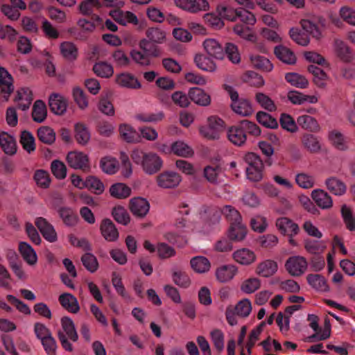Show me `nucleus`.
Masks as SVG:
<instances>
[{
    "label": "nucleus",
    "instance_id": "nucleus-1",
    "mask_svg": "<svg viewBox=\"0 0 355 355\" xmlns=\"http://www.w3.org/2000/svg\"><path fill=\"white\" fill-rule=\"evenodd\" d=\"M131 157L134 162L140 164L144 171L148 175L156 173L162 167L163 162L161 157L155 153H145L135 148L132 151Z\"/></svg>",
    "mask_w": 355,
    "mask_h": 355
},
{
    "label": "nucleus",
    "instance_id": "nucleus-2",
    "mask_svg": "<svg viewBox=\"0 0 355 355\" xmlns=\"http://www.w3.org/2000/svg\"><path fill=\"white\" fill-rule=\"evenodd\" d=\"M58 337L63 349L71 352L73 350L71 342H76L78 336L72 320L69 317L61 319V329L58 331Z\"/></svg>",
    "mask_w": 355,
    "mask_h": 355
},
{
    "label": "nucleus",
    "instance_id": "nucleus-3",
    "mask_svg": "<svg viewBox=\"0 0 355 355\" xmlns=\"http://www.w3.org/2000/svg\"><path fill=\"white\" fill-rule=\"evenodd\" d=\"M225 128L223 120L216 116H211L207 118L206 124L200 125L198 130L202 137L208 140H217Z\"/></svg>",
    "mask_w": 355,
    "mask_h": 355
},
{
    "label": "nucleus",
    "instance_id": "nucleus-4",
    "mask_svg": "<svg viewBox=\"0 0 355 355\" xmlns=\"http://www.w3.org/2000/svg\"><path fill=\"white\" fill-rule=\"evenodd\" d=\"M247 164L246 176L252 182H259L263 178V164L260 157L254 153H248L244 156Z\"/></svg>",
    "mask_w": 355,
    "mask_h": 355
},
{
    "label": "nucleus",
    "instance_id": "nucleus-5",
    "mask_svg": "<svg viewBox=\"0 0 355 355\" xmlns=\"http://www.w3.org/2000/svg\"><path fill=\"white\" fill-rule=\"evenodd\" d=\"M69 166L76 170L85 171L89 168V159L88 155L81 151H71L66 157Z\"/></svg>",
    "mask_w": 355,
    "mask_h": 355
},
{
    "label": "nucleus",
    "instance_id": "nucleus-6",
    "mask_svg": "<svg viewBox=\"0 0 355 355\" xmlns=\"http://www.w3.org/2000/svg\"><path fill=\"white\" fill-rule=\"evenodd\" d=\"M308 266L306 259L301 256L289 257L285 263V268L288 273L294 277H298L305 272Z\"/></svg>",
    "mask_w": 355,
    "mask_h": 355
},
{
    "label": "nucleus",
    "instance_id": "nucleus-7",
    "mask_svg": "<svg viewBox=\"0 0 355 355\" xmlns=\"http://www.w3.org/2000/svg\"><path fill=\"white\" fill-rule=\"evenodd\" d=\"M179 8L191 13H197L208 11L210 6L207 0H179Z\"/></svg>",
    "mask_w": 355,
    "mask_h": 355
},
{
    "label": "nucleus",
    "instance_id": "nucleus-8",
    "mask_svg": "<svg viewBox=\"0 0 355 355\" xmlns=\"http://www.w3.org/2000/svg\"><path fill=\"white\" fill-rule=\"evenodd\" d=\"M129 207L134 216L139 218H144L150 210V203L144 198L135 197L130 199Z\"/></svg>",
    "mask_w": 355,
    "mask_h": 355
},
{
    "label": "nucleus",
    "instance_id": "nucleus-9",
    "mask_svg": "<svg viewBox=\"0 0 355 355\" xmlns=\"http://www.w3.org/2000/svg\"><path fill=\"white\" fill-rule=\"evenodd\" d=\"M35 223L46 241L51 243H54L57 241L58 236L55 230L46 218L38 217L35 219Z\"/></svg>",
    "mask_w": 355,
    "mask_h": 355
},
{
    "label": "nucleus",
    "instance_id": "nucleus-10",
    "mask_svg": "<svg viewBox=\"0 0 355 355\" xmlns=\"http://www.w3.org/2000/svg\"><path fill=\"white\" fill-rule=\"evenodd\" d=\"M114 81L118 86L123 88L139 89L141 87V84L137 78L128 72L116 75Z\"/></svg>",
    "mask_w": 355,
    "mask_h": 355
},
{
    "label": "nucleus",
    "instance_id": "nucleus-11",
    "mask_svg": "<svg viewBox=\"0 0 355 355\" xmlns=\"http://www.w3.org/2000/svg\"><path fill=\"white\" fill-rule=\"evenodd\" d=\"M232 259L240 265L250 266L256 261L257 255L253 250L243 248L235 250L232 253Z\"/></svg>",
    "mask_w": 355,
    "mask_h": 355
},
{
    "label": "nucleus",
    "instance_id": "nucleus-12",
    "mask_svg": "<svg viewBox=\"0 0 355 355\" xmlns=\"http://www.w3.org/2000/svg\"><path fill=\"white\" fill-rule=\"evenodd\" d=\"M110 15L118 24L122 26H127L128 24L137 25L139 20L137 17L130 11H124L120 9L111 10Z\"/></svg>",
    "mask_w": 355,
    "mask_h": 355
},
{
    "label": "nucleus",
    "instance_id": "nucleus-13",
    "mask_svg": "<svg viewBox=\"0 0 355 355\" xmlns=\"http://www.w3.org/2000/svg\"><path fill=\"white\" fill-rule=\"evenodd\" d=\"M202 46L208 55L215 59L222 60L225 56L224 49L215 39L207 38L204 40Z\"/></svg>",
    "mask_w": 355,
    "mask_h": 355
},
{
    "label": "nucleus",
    "instance_id": "nucleus-14",
    "mask_svg": "<svg viewBox=\"0 0 355 355\" xmlns=\"http://www.w3.org/2000/svg\"><path fill=\"white\" fill-rule=\"evenodd\" d=\"M49 104L51 110L55 114L62 115L67 112L68 102L62 95L53 93L49 98Z\"/></svg>",
    "mask_w": 355,
    "mask_h": 355
},
{
    "label": "nucleus",
    "instance_id": "nucleus-15",
    "mask_svg": "<svg viewBox=\"0 0 355 355\" xmlns=\"http://www.w3.org/2000/svg\"><path fill=\"white\" fill-rule=\"evenodd\" d=\"M228 140L234 145L242 146L245 144L247 136L243 127L241 125H233L227 131Z\"/></svg>",
    "mask_w": 355,
    "mask_h": 355
},
{
    "label": "nucleus",
    "instance_id": "nucleus-16",
    "mask_svg": "<svg viewBox=\"0 0 355 355\" xmlns=\"http://www.w3.org/2000/svg\"><path fill=\"white\" fill-rule=\"evenodd\" d=\"M327 189L333 195L337 196H344L347 192L346 184L336 176H330L324 181Z\"/></svg>",
    "mask_w": 355,
    "mask_h": 355
},
{
    "label": "nucleus",
    "instance_id": "nucleus-17",
    "mask_svg": "<svg viewBox=\"0 0 355 355\" xmlns=\"http://www.w3.org/2000/svg\"><path fill=\"white\" fill-rule=\"evenodd\" d=\"M100 231L102 236L107 241L114 242L119 239V232L110 219L105 218L101 221Z\"/></svg>",
    "mask_w": 355,
    "mask_h": 355
},
{
    "label": "nucleus",
    "instance_id": "nucleus-18",
    "mask_svg": "<svg viewBox=\"0 0 355 355\" xmlns=\"http://www.w3.org/2000/svg\"><path fill=\"white\" fill-rule=\"evenodd\" d=\"M311 198L315 203L322 209H329L333 207L331 196L324 190L317 189L311 192Z\"/></svg>",
    "mask_w": 355,
    "mask_h": 355
},
{
    "label": "nucleus",
    "instance_id": "nucleus-19",
    "mask_svg": "<svg viewBox=\"0 0 355 355\" xmlns=\"http://www.w3.org/2000/svg\"><path fill=\"white\" fill-rule=\"evenodd\" d=\"M335 55L344 62H351L354 55L350 48L342 40H335L333 44Z\"/></svg>",
    "mask_w": 355,
    "mask_h": 355
},
{
    "label": "nucleus",
    "instance_id": "nucleus-20",
    "mask_svg": "<svg viewBox=\"0 0 355 355\" xmlns=\"http://www.w3.org/2000/svg\"><path fill=\"white\" fill-rule=\"evenodd\" d=\"M0 89L6 100L14 91L13 78L2 67H0Z\"/></svg>",
    "mask_w": 355,
    "mask_h": 355
},
{
    "label": "nucleus",
    "instance_id": "nucleus-21",
    "mask_svg": "<svg viewBox=\"0 0 355 355\" xmlns=\"http://www.w3.org/2000/svg\"><path fill=\"white\" fill-rule=\"evenodd\" d=\"M0 147L8 155H14L17 153V142L15 137L7 132H0Z\"/></svg>",
    "mask_w": 355,
    "mask_h": 355
},
{
    "label": "nucleus",
    "instance_id": "nucleus-22",
    "mask_svg": "<svg viewBox=\"0 0 355 355\" xmlns=\"http://www.w3.org/2000/svg\"><path fill=\"white\" fill-rule=\"evenodd\" d=\"M238 272V268L233 264H227L216 268L215 275L216 279L220 283L231 281Z\"/></svg>",
    "mask_w": 355,
    "mask_h": 355
},
{
    "label": "nucleus",
    "instance_id": "nucleus-23",
    "mask_svg": "<svg viewBox=\"0 0 355 355\" xmlns=\"http://www.w3.org/2000/svg\"><path fill=\"white\" fill-rule=\"evenodd\" d=\"M193 229V220L190 215L188 205L182 204L179 205V231L189 232Z\"/></svg>",
    "mask_w": 355,
    "mask_h": 355
},
{
    "label": "nucleus",
    "instance_id": "nucleus-24",
    "mask_svg": "<svg viewBox=\"0 0 355 355\" xmlns=\"http://www.w3.org/2000/svg\"><path fill=\"white\" fill-rule=\"evenodd\" d=\"M276 226L282 234L287 236H295L300 231L297 224L286 217L278 218Z\"/></svg>",
    "mask_w": 355,
    "mask_h": 355
},
{
    "label": "nucleus",
    "instance_id": "nucleus-25",
    "mask_svg": "<svg viewBox=\"0 0 355 355\" xmlns=\"http://www.w3.org/2000/svg\"><path fill=\"white\" fill-rule=\"evenodd\" d=\"M328 139L331 144L338 150L346 151L349 148L347 138L337 130L330 131Z\"/></svg>",
    "mask_w": 355,
    "mask_h": 355
},
{
    "label": "nucleus",
    "instance_id": "nucleus-26",
    "mask_svg": "<svg viewBox=\"0 0 355 355\" xmlns=\"http://www.w3.org/2000/svg\"><path fill=\"white\" fill-rule=\"evenodd\" d=\"M119 132L122 139L127 143H138L140 141L137 131L128 123L119 125Z\"/></svg>",
    "mask_w": 355,
    "mask_h": 355
},
{
    "label": "nucleus",
    "instance_id": "nucleus-27",
    "mask_svg": "<svg viewBox=\"0 0 355 355\" xmlns=\"http://www.w3.org/2000/svg\"><path fill=\"white\" fill-rule=\"evenodd\" d=\"M302 146L308 151L316 153L321 150L320 141L318 137L309 133H305L301 139Z\"/></svg>",
    "mask_w": 355,
    "mask_h": 355
},
{
    "label": "nucleus",
    "instance_id": "nucleus-28",
    "mask_svg": "<svg viewBox=\"0 0 355 355\" xmlns=\"http://www.w3.org/2000/svg\"><path fill=\"white\" fill-rule=\"evenodd\" d=\"M288 99L294 105H302L304 103H316L318 96L315 95H306L297 91H291L288 93Z\"/></svg>",
    "mask_w": 355,
    "mask_h": 355
},
{
    "label": "nucleus",
    "instance_id": "nucleus-29",
    "mask_svg": "<svg viewBox=\"0 0 355 355\" xmlns=\"http://www.w3.org/2000/svg\"><path fill=\"white\" fill-rule=\"evenodd\" d=\"M60 304L69 312L76 313L80 310L78 302L72 294L66 293H62L59 297Z\"/></svg>",
    "mask_w": 355,
    "mask_h": 355
},
{
    "label": "nucleus",
    "instance_id": "nucleus-30",
    "mask_svg": "<svg viewBox=\"0 0 355 355\" xmlns=\"http://www.w3.org/2000/svg\"><path fill=\"white\" fill-rule=\"evenodd\" d=\"M74 133L76 141L83 146L87 145L91 139V133L87 125L81 122L74 125Z\"/></svg>",
    "mask_w": 355,
    "mask_h": 355
},
{
    "label": "nucleus",
    "instance_id": "nucleus-31",
    "mask_svg": "<svg viewBox=\"0 0 355 355\" xmlns=\"http://www.w3.org/2000/svg\"><path fill=\"white\" fill-rule=\"evenodd\" d=\"M16 101L19 108L25 111L28 110L33 101V93L29 88H21L17 92Z\"/></svg>",
    "mask_w": 355,
    "mask_h": 355
},
{
    "label": "nucleus",
    "instance_id": "nucleus-32",
    "mask_svg": "<svg viewBox=\"0 0 355 355\" xmlns=\"http://www.w3.org/2000/svg\"><path fill=\"white\" fill-rule=\"evenodd\" d=\"M100 167L103 173L114 175L119 170V162L114 157L105 156L100 160Z\"/></svg>",
    "mask_w": 355,
    "mask_h": 355
},
{
    "label": "nucleus",
    "instance_id": "nucleus-33",
    "mask_svg": "<svg viewBox=\"0 0 355 355\" xmlns=\"http://www.w3.org/2000/svg\"><path fill=\"white\" fill-rule=\"evenodd\" d=\"M278 269L276 261L267 259L259 263L257 267V273L264 277H269L273 275Z\"/></svg>",
    "mask_w": 355,
    "mask_h": 355
},
{
    "label": "nucleus",
    "instance_id": "nucleus-34",
    "mask_svg": "<svg viewBox=\"0 0 355 355\" xmlns=\"http://www.w3.org/2000/svg\"><path fill=\"white\" fill-rule=\"evenodd\" d=\"M204 176L211 184H219L223 181V173L218 166H207L204 168Z\"/></svg>",
    "mask_w": 355,
    "mask_h": 355
},
{
    "label": "nucleus",
    "instance_id": "nucleus-35",
    "mask_svg": "<svg viewBox=\"0 0 355 355\" xmlns=\"http://www.w3.org/2000/svg\"><path fill=\"white\" fill-rule=\"evenodd\" d=\"M247 235V229L242 222L232 223L228 230V237L233 241H242Z\"/></svg>",
    "mask_w": 355,
    "mask_h": 355
},
{
    "label": "nucleus",
    "instance_id": "nucleus-36",
    "mask_svg": "<svg viewBox=\"0 0 355 355\" xmlns=\"http://www.w3.org/2000/svg\"><path fill=\"white\" fill-rule=\"evenodd\" d=\"M189 98L196 104L201 106H207L211 103L209 95L198 87H194L189 92Z\"/></svg>",
    "mask_w": 355,
    "mask_h": 355
},
{
    "label": "nucleus",
    "instance_id": "nucleus-37",
    "mask_svg": "<svg viewBox=\"0 0 355 355\" xmlns=\"http://www.w3.org/2000/svg\"><path fill=\"white\" fill-rule=\"evenodd\" d=\"M19 252L24 261L30 266H35L37 256L34 249L27 243L21 242L19 245Z\"/></svg>",
    "mask_w": 355,
    "mask_h": 355
},
{
    "label": "nucleus",
    "instance_id": "nucleus-38",
    "mask_svg": "<svg viewBox=\"0 0 355 355\" xmlns=\"http://www.w3.org/2000/svg\"><path fill=\"white\" fill-rule=\"evenodd\" d=\"M308 284L320 292L329 291V288L324 277L318 274H309L306 277Z\"/></svg>",
    "mask_w": 355,
    "mask_h": 355
},
{
    "label": "nucleus",
    "instance_id": "nucleus-39",
    "mask_svg": "<svg viewBox=\"0 0 355 355\" xmlns=\"http://www.w3.org/2000/svg\"><path fill=\"white\" fill-rule=\"evenodd\" d=\"M194 61L197 67L202 71L207 72H214L217 69V66L215 62L205 55H196L194 58Z\"/></svg>",
    "mask_w": 355,
    "mask_h": 355
},
{
    "label": "nucleus",
    "instance_id": "nucleus-40",
    "mask_svg": "<svg viewBox=\"0 0 355 355\" xmlns=\"http://www.w3.org/2000/svg\"><path fill=\"white\" fill-rule=\"evenodd\" d=\"M216 10L217 14L224 19L230 21H235L237 19L239 8H234L228 6L225 3H220L218 4Z\"/></svg>",
    "mask_w": 355,
    "mask_h": 355
},
{
    "label": "nucleus",
    "instance_id": "nucleus-41",
    "mask_svg": "<svg viewBox=\"0 0 355 355\" xmlns=\"http://www.w3.org/2000/svg\"><path fill=\"white\" fill-rule=\"evenodd\" d=\"M111 196L117 199H125L128 198L132 193V189L124 183H115L112 184L109 189Z\"/></svg>",
    "mask_w": 355,
    "mask_h": 355
},
{
    "label": "nucleus",
    "instance_id": "nucleus-42",
    "mask_svg": "<svg viewBox=\"0 0 355 355\" xmlns=\"http://www.w3.org/2000/svg\"><path fill=\"white\" fill-rule=\"evenodd\" d=\"M157 184L165 189L175 187L178 182V175L175 172L166 171L157 178Z\"/></svg>",
    "mask_w": 355,
    "mask_h": 355
},
{
    "label": "nucleus",
    "instance_id": "nucleus-43",
    "mask_svg": "<svg viewBox=\"0 0 355 355\" xmlns=\"http://www.w3.org/2000/svg\"><path fill=\"white\" fill-rule=\"evenodd\" d=\"M274 53L276 57L284 63L292 64L296 61V57L293 52L284 46H276Z\"/></svg>",
    "mask_w": 355,
    "mask_h": 355
},
{
    "label": "nucleus",
    "instance_id": "nucleus-44",
    "mask_svg": "<svg viewBox=\"0 0 355 355\" xmlns=\"http://www.w3.org/2000/svg\"><path fill=\"white\" fill-rule=\"evenodd\" d=\"M297 124L302 128L310 132H318L320 130V125L317 120L311 116L303 114L297 119Z\"/></svg>",
    "mask_w": 355,
    "mask_h": 355
},
{
    "label": "nucleus",
    "instance_id": "nucleus-45",
    "mask_svg": "<svg viewBox=\"0 0 355 355\" xmlns=\"http://www.w3.org/2000/svg\"><path fill=\"white\" fill-rule=\"evenodd\" d=\"M57 211L66 225L73 226L77 224L78 216L71 208L61 207L58 209Z\"/></svg>",
    "mask_w": 355,
    "mask_h": 355
},
{
    "label": "nucleus",
    "instance_id": "nucleus-46",
    "mask_svg": "<svg viewBox=\"0 0 355 355\" xmlns=\"http://www.w3.org/2000/svg\"><path fill=\"white\" fill-rule=\"evenodd\" d=\"M250 61L252 66L259 70L270 72L273 69V64L267 58L259 55H252Z\"/></svg>",
    "mask_w": 355,
    "mask_h": 355
},
{
    "label": "nucleus",
    "instance_id": "nucleus-47",
    "mask_svg": "<svg viewBox=\"0 0 355 355\" xmlns=\"http://www.w3.org/2000/svg\"><path fill=\"white\" fill-rule=\"evenodd\" d=\"M60 51L61 55L67 60L73 61L78 57V49L73 42H62L60 45Z\"/></svg>",
    "mask_w": 355,
    "mask_h": 355
},
{
    "label": "nucleus",
    "instance_id": "nucleus-48",
    "mask_svg": "<svg viewBox=\"0 0 355 355\" xmlns=\"http://www.w3.org/2000/svg\"><path fill=\"white\" fill-rule=\"evenodd\" d=\"M190 263L193 270L198 273L207 272L211 268L210 261L207 258L202 256H197L192 258Z\"/></svg>",
    "mask_w": 355,
    "mask_h": 355
},
{
    "label": "nucleus",
    "instance_id": "nucleus-49",
    "mask_svg": "<svg viewBox=\"0 0 355 355\" xmlns=\"http://www.w3.org/2000/svg\"><path fill=\"white\" fill-rule=\"evenodd\" d=\"M47 109L45 103L40 100L36 101L33 106L32 117L34 121L42 123L46 118Z\"/></svg>",
    "mask_w": 355,
    "mask_h": 355
},
{
    "label": "nucleus",
    "instance_id": "nucleus-50",
    "mask_svg": "<svg viewBox=\"0 0 355 355\" xmlns=\"http://www.w3.org/2000/svg\"><path fill=\"white\" fill-rule=\"evenodd\" d=\"M231 107L235 113L242 116H248L253 112L250 103L246 99H241L239 103H231Z\"/></svg>",
    "mask_w": 355,
    "mask_h": 355
},
{
    "label": "nucleus",
    "instance_id": "nucleus-51",
    "mask_svg": "<svg viewBox=\"0 0 355 355\" xmlns=\"http://www.w3.org/2000/svg\"><path fill=\"white\" fill-rule=\"evenodd\" d=\"M308 70L313 75V81L318 87H325L328 76L323 70L315 65H310Z\"/></svg>",
    "mask_w": 355,
    "mask_h": 355
},
{
    "label": "nucleus",
    "instance_id": "nucleus-52",
    "mask_svg": "<svg viewBox=\"0 0 355 355\" xmlns=\"http://www.w3.org/2000/svg\"><path fill=\"white\" fill-rule=\"evenodd\" d=\"M295 182L301 188L309 189L315 184V177L306 173H300L295 175Z\"/></svg>",
    "mask_w": 355,
    "mask_h": 355
},
{
    "label": "nucleus",
    "instance_id": "nucleus-53",
    "mask_svg": "<svg viewBox=\"0 0 355 355\" xmlns=\"http://www.w3.org/2000/svg\"><path fill=\"white\" fill-rule=\"evenodd\" d=\"M95 194L100 195L103 193L105 186L102 181L97 177L89 175L86 178V188Z\"/></svg>",
    "mask_w": 355,
    "mask_h": 355
},
{
    "label": "nucleus",
    "instance_id": "nucleus-54",
    "mask_svg": "<svg viewBox=\"0 0 355 355\" xmlns=\"http://www.w3.org/2000/svg\"><path fill=\"white\" fill-rule=\"evenodd\" d=\"M37 137L44 144H52L55 141V132L49 126H42L37 130Z\"/></svg>",
    "mask_w": 355,
    "mask_h": 355
},
{
    "label": "nucleus",
    "instance_id": "nucleus-55",
    "mask_svg": "<svg viewBox=\"0 0 355 355\" xmlns=\"http://www.w3.org/2000/svg\"><path fill=\"white\" fill-rule=\"evenodd\" d=\"M256 119L261 125L267 128L275 129L278 127L277 121L270 114L265 112H258L256 115Z\"/></svg>",
    "mask_w": 355,
    "mask_h": 355
},
{
    "label": "nucleus",
    "instance_id": "nucleus-56",
    "mask_svg": "<svg viewBox=\"0 0 355 355\" xmlns=\"http://www.w3.org/2000/svg\"><path fill=\"white\" fill-rule=\"evenodd\" d=\"M261 286V281L257 277L245 279L241 284V291L245 294H251L257 291Z\"/></svg>",
    "mask_w": 355,
    "mask_h": 355
},
{
    "label": "nucleus",
    "instance_id": "nucleus-57",
    "mask_svg": "<svg viewBox=\"0 0 355 355\" xmlns=\"http://www.w3.org/2000/svg\"><path fill=\"white\" fill-rule=\"evenodd\" d=\"M221 213L230 222V225L242 222V217L240 213L231 205L223 207Z\"/></svg>",
    "mask_w": 355,
    "mask_h": 355
},
{
    "label": "nucleus",
    "instance_id": "nucleus-58",
    "mask_svg": "<svg viewBox=\"0 0 355 355\" xmlns=\"http://www.w3.org/2000/svg\"><path fill=\"white\" fill-rule=\"evenodd\" d=\"M236 315L241 318H247L252 311V304L247 298L239 301L234 307Z\"/></svg>",
    "mask_w": 355,
    "mask_h": 355
},
{
    "label": "nucleus",
    "instance_id": "nucleus-59",
    "mask_svg": "<svg viewBox=\"0 0 355 355\" xmlns=\"http://www.w3.org/2000/svg\"><path fill=\"white\" fill-rule=\"evenodd\" d=\"M94 72L100 77L109 78L114 73L112 66L107 62H100L96 63L93 67Z\"/></svg>",
    "mask_w": 355,
    "mask_h": 355
},
{
    "label": "nucleus",
    "instance_id": "nucleus-60",
    "mask_svg": "<svg viewBox=\"0 0 355 355\" xmlns=\"http://www.w3.org/2000/svg\"><path fill=\"white\" fill-rule=\"evenodd\" d=\"M285 79L293 86L297 87L298 88H306L309 85V82L304 76L296 73H286L285 76Z\"/></svg>",
    "mask_w": 355,
    "mask_h": 355
},
{
    "label": "nucleus",
    "instance_id": "nucleus-61",
    "mask_svg": "<svg viewBox=\"0 0 355 355\" xmlns=\"http://www.w3.org/2000/svg\"><path fill=\"white\" fill-rule=\"evenodd\" d=\"M256 101L260 106L268 112H275L277 110V106L274 101L266 94L263 93H257L255 96Z\"/></svg>",
    "mask_w": 355,
    "mask_h": 355
},
{
    "label": "nucleus",
    "instance_id": "nucleus-62",
    "mask_svg": "<svg viewBox=\"0 0 355 355\" xmlns=\"http://www.w3.org/2000/svg\"><path fill=\"white\" fill-rule=\"evenodd\" d=\"M112 214L114 220L119 223L126 225L130 223V215L123 207H115L112 210Z\"/></svg>",
    "mask_w": 355,
    "mask_h": 355
},
{
    "label": "nucleus",
    "instance_id": "nucleus-63",
    "mask_svg": "<svg viewBox=\"0 0 355 355\" xmlns=\"http://www.w3.org/2000/svg\"><path fill=\"white\" fill-rule=\"evenodd\" d=\"M20 143L24 149L29 153L35 150V138L28 131H23L21 132Z\"/></svg>",
    "mask_w": 355,
    "mask_h": 355
},
{
    "label": "nucleus",
    "instance_id": "nucleus-64",
    "mask_svg": "<svg viewBox=\"0 0 355 355\" xmlns=\"http://www.w3.org/2000/svg\"><path fill=\"white\" fill-rule=\"evenodd\" d=\"M341 213L343 220L347 228L350 231L355 230V217L352 214V209L346 205L342 206Z\"/></svg>",
    "mask_w": 355,
    "mask_h": 355
}]
</instances>
